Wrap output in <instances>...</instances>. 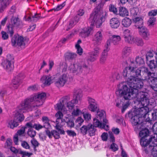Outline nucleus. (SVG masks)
<instances>
[{
    "label": "nucleus",
    "instance_id": "obj_1",
    "mask_svg": "<svg viewBox=\"0 0 157 157\" xmlns=\"http://www.w3.org/2000/svg\"><path fill=\"white\" fill-rule=\"evenodd\" d=\"M46 94L42 93L37 95H33L30 98H26L21 102L18 106V110L14 113L13 120L8 124V127L13 129L18 126V122H21L24 119L23 113L32 111L36 107L42 105L45 99Z\"/></svg>",
    "mask_w": 157,
    "mask_h": 157
},
{
    "label": "nucleus",
    "instance_id": "obj_2",
    "mask_svg": "<svg viewBox=\"0 0 157 157\" xmlns=\"http://www.w3.org/2000/svg\"><path fill=\"white\" fill-rule=\"evenodd\" d=\"M140 79L142 80H146V79H143L141 77H136L134 78L131 80L129 79L128 82L127 84L130 87V89H129L127 85L125 82H122L119 84L118 86V88L119 89H121L122 90H123L124 89V86L127 87V89L125 90V92L126 93H131V96H132V98H136L138 97L140 98V96L141 95V93L144 92L145 93V95L147 97V95L146 94V93L143 91H140L139 93V92L138 89L141 88L143 86L144 83L142 81L139 79Z\"/></svg>",
    "mask_w": 157,
    "mask_h": 157
},
{
    "label": "nucleus",
    "instance_id": "obj_3",
    "mask_svg": "<svg viewBox=\"0 0 157 157\" xmlns=\"http://www.w3.org/2000/svg\"><path fill=\"white\" fill-rule=\"evenodd\" d=\"M122 74L125 79L127 80V83L128 82L129 79L132 80L136 77L142 78V67L136 68L134 62L131 60L129 66L124 69Z\"/></svg>",
    "mask_w": 157,
    "mask_h": 157
},
{
    "label": "nucleus",
    "instance_id": "obj_4",
    "mask_svg": "<svg viewBox=\"0 0 157 157\" xmlns=\"http://www.w3.org/2000/svg\"><path fill=\"white\" fill-rule=\"evenodd\" d=\"M141 94L138 101L139 105H140L139 107L134 112L136 114L142 118V117H146L149 112V108L147 106L149 104V101L145 93L142 92Z\"/></svg>",
    "mask_w": 157,
    "mask_h": 157
},
{
    "label": "nucleus",
    "instance_id": "obj_5",
    "mask_svg": "<svg viewBox=\"0 0 157 157\" xmlns=\"http://www.w3.org/2000/svg\"><path fill=\"white\" fill-rule=\"evenodd\" d=\"M103 6L102 3H100L95 8L94 11L90 14L89 18L91 25H95L97 28H99L105 19V16L101 15L100 12Z\"/></svg>",
    "mask_w": 157,
    "mask_h": 157
},
{
    "label": "nucleus",
    "instance_id": "obj_6",
    "mask_svg": "<svg viewBox=\"0 0 157 157\" xmlns=\"http://www.w3.org/2000/svg\"><path fill=\"white\" fill-rule=\"evenodd\" d=\"M124 89L123 88V89ZM127 87L124 86V90H122L121 89H119L118 88V90L116 91V94L119 95L120 97H123L124 98V104H122L123 105L122 108L121 109V112L122 113H124L126 109L128 107L129 105V100L132 98L131 96V93H126L124 91L126 90Z\"/></svg>",
    "mask_w": 157,
    "mask_h": 157
},
{
    "label": "nucleus",
    "instance_id": "obj_7",
    "mask_svg": "<svg viewBox=\"0 0 157 157\" xmlns=\"http://www.w3.org/2000/svg\"><path fill=\"white\" fill-rule=\"evenodd\" d=\"M82 91L80 89H75L73 94V99L67 102V107L70 109H72L75 106V104L78 103L82 97Z\"/></svg>",
    "mask_w": 157,
    "mask_h": 157
},
{
    "label": "nucleus",
    "instance_id": "obj_8",
    "mask_svg": "<svg viewBox=\"0 0 157 157\" xmlns=\"http://www.w3.org/2000/svg\"><path fill=\"white\" fill-rule=\"evenodd\" d=\"M69 69L72 71V73L77 75H79L83 71L88 70V66L85 63L80 64L78 63L71 64L69 67Z\"/></svg>",
    "mask_w": 157,
    "mask_h": 157
},
{
    "label": "nucleus",
    "instance_id": "obj_9",
    "mask_svg": "<svg viewBox=\"0 0 157 157\" xmlns=\"http://www.w3.org/2000/svg\"><path fill=\"white\" fill-rule=\"evenodd\" d=\"M14 58L10 55H8L6 59L3 60L1 65L4 69L8 72L12 71L14 68Z\"/></svg>",
    "mask_w": 157,
    "mask_h": 157
},
{
    "label": "nucleus",
    "instance_id": "obj_10",
    "mask_svg": "<svg viewBox=\"0 0 157 157\" xmlns=\"http://www.w3.org/2000/svg\"><path fill=\"white\" fill-rule=\"evenodd\" d=\"M21 22L18 17L12 16L11 19V24L7 27V33H9L10 36H12L14 33V28H18Z\"/></svg>",
    "mask_w": 157,
    "mask_h": 157
},
{
    "label": "nucleus",
    "instance_id": "obj_11",
    "mask_svg": "<svg viewBox=\"0 0 157 157\" xmlns=\"http://www.w3.org/2000/svg\"><path fill=\"white\" fill-rule=\"evenodd\" d=\"M25 41L23 36L14 35L12 38L11 42L13 46L24 48L25 44Z\"/></svg>",
    "mask_w": 157,
    "mask_h": 157
},
{
    "label": "nucleus",
    "instance_id": "obj_12",
    "mask_svg": "<svg viewBox=\"0 0 157 157\" xmlns=\"http://www.w3.org/2000/svg\"><path fill=\"white\" fill-rule=\"evenodd\" d=\"M127 115L130 119V121L133 126H138L140 124L142 125V118L136 114L134 112L129 111Z\"/></svg>",
    "mask_w": 157,
    "mask_h": 157
},
{
    "label": "nucleus",
    "instance_id": "obj_13",
    "mask_svg": "<svg viewBox=\"0 0 157 157\" xmlns=\"http://www.w3.org/2000/svg\"><path fill=\"white\" fill-rule=\"evenodd\" d=\"M151 144L150 146L153 147L151 149L152 154L154 157L157 156V134H155L154 136L151 137Z\"/></svg>",
    "mask_w": 157,
    "mask_h": 157
},
{
    "label": "nucleus",
    "instance_id": "obj_14",
    "mask_svg": "<svg viewBox=\"0 0 157 157\" xmlns=\"http://www.w3.org/2000/svg\"><path fill=\"white\" fill-rule=\"evenodd\" d=\"M67 75L64 74L56 80L55 84L58 87H63L67 82Z\"/></svg>",
    "mask_w": 157,
    "mask_h": 157
},
{
    "label": "nucleus",
    "instance_id": "obj_15",
    "mask_svg": "<svg viewBox=\"0 0 157 157\" xmlns=\"http://www.w3.org/2000/svg\"><path fill=\"white\" fill-rule=\"evenodd\" d=\"M24 75L20 73L14 77L12 80V85L14 89H17L21 82V80L23 78Z\"/></svg>",
    "mask_w": 157,
    "mask_h": 157
},
{
    "label": "nucleus",
    "instance_id": "obj_16",
    "mask_svg": "<svg viewBox=\"0 0 157 157\" xmlns=\"http://www.w3.org/2000/svg\"><path fill=\"white\" fill-rule=\"evenodd\" d=\"M87 98L89 103L88 108L89 110L92 112L99 110V107L96 101L90 97H88Z\"/></svg>",
    "mask_w": 157,
    "mask_h": 157
},
{
    "label": "nucleus",
    "instance_id": "obj_17",
    "mask_svg": "<svg viewBox=\"0 0 157 157\" xmlns=\"http://www.w3.org/2000/svg\"><path fill=\"white\" fill-rule=\"evenodd\" d=\"M132 33L129 29L125 30L123 32V36L125 41L129 44H134L135 37L132 35Z\"/></svg>",
    "mask_w": 157,
    "mask_h": 157
},
{
    "label": "nucleus",
    "instance_id": "obj_18",
    "mask_svg": "<svg viewBox=\"0 0 157 157\" xmlns=\"http://www.w3.org/2000/svg\"><path fill=\"white\" fill-rule=\"evenodd\" d=\"M94 125L96 128L98 127L104 129L106 131L109 130V126L106 124H107L104 123L103 122L102 124L100 120L98 118H94L93 119Z\"/></svg>",
    "mask_w": 157,
    "mask_h": 157
},
{
    "label": "nucleus",
    "instance_id": "obj_19",
    "mask_svg": "<svg viewBox=\"0 0 157 157\" xmlns=\"http://www.w3.org/2000/svg\"><path fill=\"white\" fill-rule=\"evenodd\" d=\"M100 49V48L98 47L94 48V50L89 53L88 60L91 62L96 60L98 56Z\"/></svg>",
    "mask_w": 157,
    "mask_h": 157
},
{
    "label": "nucleus",
    "instance_id": "obj_20",
    "mask_svg": "<svg viewBox=\"0 0 157 157\" xmlns=\"http://www.w3.org/2000/svg\"><path fill=\"white\" fill-rule=\"evenodd\" d=\"M52 77L50 75L42 76L40 79V81L43 83L42 86H49L52 83Z\"/></svg>",
    "mask_w": 157,
    "mask_h": 157
},
{
    "label": "nucleus",
    "instance_id": "obj_21",
    "mask_svg": "<svg viewBox=\"0 0 157 157\" xmlns=\"http://www.w3.org/2000/svg\"><path fill=\"white\" fill-rule=\"evenodd\" d=\"M103 39V36L101 31H98L94 35L92 41L95 45H99Z\"/></svg>",
    "mask_w": 157,
    "mask_h": 157
},
{
    "label": "nucleus",
    "instance_id": "obj_22",
    "mask_svg": "<svg viewBox=\"0 0 157 157\" xmlns=\"http://www.w3.org/2000/svg\"><path fill=\"white\" fill-rule=\"evenodd\" d=\"M92 30V29L91 27L84 28L80 33V35L82 37L85 38L90 35Z\"/></svg>",
    "mask_w": 157,
    "mask_h": 157
},
{
    "label": "nucleus",
    "instance_id": "obj_23",
    "mask_svg": "<svg viewBox=\"0 0 157 157\" xmlns=\"http://www.w3.org/2000/svg\"><path fill=\"white\" fill-rule=\"evenodd\" d=\"M139 33L140 34L142 35L144 39L146 40L148 39V36H149V33L148 29L146 28L143 27L139 29Z\"/></svg>",
    "mask_w": 157,
    "mask_h": 157
},
{
    "label": "nucleus",
    "instance_id": "obj_24",
    "mask_svg": "<svg viewBox=\"0 0 157 157\" xmlns=\"http://www.w3.org/2000/svg\"><path fill=\"white\" fill-rule=\"evenodd\" d=\"M147 138H142L140 140V144L143 147H146L148 144H150L149 145V148L150 149H151V147H151L150 146L151 144H152L151 143V137L148 138V139Z\"/></svg>",
    "mask_w": 157,
    "mask_h": 157
},
{
    "label": "nucleus",
    "instance_id": "obj_25",
    "mask_svg": "<svg viewBox=\"0 0 157 157\" xmlns=\"http://www.w3.org/2000/svg\"><path fill=\"white\" fill-rule=\"evenodd\" d=\"M146 60L149 61L153 58L154 57L155 59L156 62L157 61V53L153 51H150L147 52L146 54Z\"/></svg>",
    "mask_w": 157,
    "mask_h": 157
},
{
    "label": "nucleus",
    "instance_id": "obj_26",
    "mask_svg": "<svg viewBox=\"0 0 157 157\" xmlns=\"http://www.w3.org/2000/svg\"><path fill=\"white\" fill-rule=\"evenodd\" d=\"M63 114L62 112L59 111L55 114V116L57 118L56 121V124L64 123L65 122L64 119H63Z\"/></svg>",
    "mask_w": 157,
    "mask_h": 157
},
{
    "label": "nucleus",
    "instance_id": "obj_27",
    "mask_svg": "<svg viewBox=\"0 0 157 157\" xmlns=\"http://www.w3.org/2000/svg\"><path fill=\"white\" fill-rule=\"evenodd\" d=\"M97 112V118L99 119L101 121L102 120H103V122L104 123L108 124V121L104 117V115L105 114V112L102 110L101 111L99 110L96 111Z\"/></svg>",
    "mask_w": 157,
    "mask_h": 157
},
{
    "label": "nucleus",
    "instance_id": "obj_28",
    "mask_svg": "<svg viewBox=\"0 0 157 157\" xmlns=\"http://www.w3.org/2000/svg\"><path fill=\"white\" fill-rule=\"evenodd\" d=\"M42 17L40 15L37 13H35L34 15H31L28 17L27 21H32L34 22H36L39 19L42 18Z\"/></svg>",
    "mask_w": 157,
    "mask_h": 157
},
{
    "label": "nucleus",
    "instance_id": "obj_29",
    "mask_svg": "<svg viewBox=\"0 0 157 157\" xmlns=\"http://www.w3.org/2000/svg\"><path fill=\"white\" fill-rule=\"evenodd\" d=\"M110 26L114 29L117 28L120 25V23L118 19L117 18H113L110 21Z\"/></svg>",
    "mask_w": 157,
    "mask_h": 157
},
{
    "label": "nucleus",
    "instance_id": "obj_30",
    "mask_svg": "<svg viewBox=\"0 0 157 157\" xmlns=\"http://www.w3.org/2000/svg\"><path fill=\"white\" fill-rule=\"evenodd\" d=\"M97 131L96 127L92 124L88 125V132L89 136H90L95 135Z\"/></svg>",
    "mask_w": 157,
    "mask_h": 157
},
{
    "label": "nucleus",
    "instance_id": "obj_31",
    "mask_svg": "<svg viewBox=\"0 0 157 157\" xmlns=\"http://www.w3.org/2000/svg\"><path fill=\"white\" fill-rule=\"evenodd\" d=\"M149 83L150 86L155 91L157 92V79L153 80L146 79Z\"/></svg>",
    "mask_w": 157,
    "mask_h": 157
},
{
    "label": "nucleus",
    "instance_id": "obj_32",
    "mask_svg": "<svg viewBox=\"0 0 157 157\" xmlns=\"http://www.w3.org/2000/svg\"><path fill=\"white\" fill-rule=\"evenodd\" d=\"M147 63V66L150 68V69L152 70L157 66V61L156 62L155 59H152L149 61H146Z\"/></svg>",
    "mask_w": 157,
    "mask_h": 157
},
{
    "label": "nucleus",
    "instance_id": "obj_33",
    "mask_svg": "<svg viewBox=\"0 0 157 157\" xmlns=\"http://www.w3.org/2000/svg\"><path fill=\"white\" fill-rule=\"evenodd\" d=\"M0 3H1V7H0V13H2L9 5L10 2L8 0H0Z\"/></svg>",
    "mask_w": 157,
    "mask_h": 157
},
{
    "label": "nucleus",
    "instance_id": "obj_34",
    "mask_svg": "<svg viewBox=\"0 0 157 157\" xmlns=\"http://www.w3.org/2000/svg\"><path fill=\"white\" fill-rule=\"evenodd\" d=\"M25 128L28 129L27 134L28 135L31 137H34L36 135V132L33 129V127H31L26 125V124L25 126Z\"/></svg>",
    "mask_w": 157,
    "mask_h": 157
},
{
    "label": "nucleus",
    "instance_id": "obj_35",
    "mask_svg": "<svg viewBox=\"0 0 157 157\" xmlns=\"http://www.w3.org/2000/svg\"><path fill=\"white\" fill-rule=\"evenodd\" d=\"M149 131L147 128L142 129L139 133V136L142 138H147L149 136Z\"/></svg>",
    "mask_w": 157,
    "mask_h": 157
},
{
    "label": "nucleus",
    "instance_id": "obj_36",
    "mask_svg": "<svg viewBox=\"0 0 157 157\" xmlns=\"http://www.w3.org/2000/svg\"><path fill=\"white\" fill-rule=\"evenodd\" d=\"M131 20L128 17H126L123 19L122 21V24L124 27H128L131 24Z\"/></svg>",
    "mask_w": 157,
    "mask_h": 157
},
{
    "label": "nucleus",
    "instance_id": "obj_37",
    "mask_svg": "<svg viewBox=\"0 0 157 157\" xmlns=\"http://www.w3.org/2000/svg\"><path fill=\"white\" fill-rule=\"evenodd\" d=\"M119 14L121 16L125 17L128 15V12L126 8L120 7L119 8Z\"/></svg>",
    "mask_w": 157,
    "mask_h": 157
},
{
    "label": "nucleus",
    "instance_id": "obj_38",
    "mask_svg": "<svg viewBox=\"0 0 157 157\" xmlns=\"http://www.w3.org/2000/svg\"><path fill=\"white\" fill-rule=\"evenodd\" d=\"M26 125L31 127H33L37 130H39L44 127L43 126L40 124H33V122H31L27 123H26Z\"/></svg>",
    "mask_w": 157,
    "mask_h": 157
},
{
    "label": "nucleus",
    "instance_id": "obj_39",
    "mask_svg": "<svg viewBox=\"0 0 157 157\" xmlns=\"http://www.w3.org/2000/svg\"><path fill=\"white\" fill-rule=\"evenodd\" d=\"M103 50L102 52L100 58V62L101 63H104L105 61L108 56V53Z\"/></svg>",
    "mask_w": 157,
    "mask_h": 157
},
{
    "label": "nucleus",
    "instance_id": "obj_40",
    "mask_svg": "<svg viewBox=\"0 0 157 157\" xmlns=\"http://www.w3.org/2000/svg\"><path fill=\"white\" fill-rule=\"evenodd\" d=\"M121 37L119 36L113 35L110 40L114 45L117 44L121 40Z\"/></svg>",
    "mask_w": 157,
    "mask_h": 157
},
{
    "label": "nucleus",
    "instance_id": "obj_41",
    "mask_svg": "<svg viewBox=\"0 0 157 157\" xmlns=\"http://www.w3.org/2000/svg\"><path fill=\"white\" fill-rule=\"evenodd\" d=\"M131 52V48L130 47H125L123 49L122 54L125 56H128Z\"/></svg>",
    "mask_w": 157,
    "mask_h": 157
},
{
    "label": "nucleus",
    "instance_id": "obj_42",
    "mask_svg": "<svg viewBox=\"0 0 157 157\" xmlns=\"http://www.w3.org/2000/svg\"><path fill=\"white\" fill-rule=\"evenodd\" d=\"M120 78V75L117 72L112 73L109 77L110 80L114 82L116 79H118Z\"/></svg>",
    "mask_w": 157,
    "mask_h": 157
},
{
    "label": "nucleus",
    "instance_id": "obj_43",
    "mask_svg": "<svg viewBox=\"0 0 157 157\" xmlns=\"http://www.w3.org/2000/svg\"><path fill=\"white\" fill-rule=\"evenodd\" d=\"M30 142L33 147L34 151H36V148L39 146L40 144L34 138H33L31 140Z\"/></svg>",
    "mask_w": 157,
    "mask_h": 157
},
{
    "label": "nucleus",
    "instance_id": "obj_44",
    "mask_svg": "<svg viewBox=\"0 0 157 157\" xmlns=\"http://www.w3.org/2000/svg\"><path fill=\"white\" fill-rule=\"evenodd\" d=\"M136 64L135 65L136 66V68L138 65H143L144 64V59L141 57L138 56L136 58Z\"/></svg>",
    "mask_w": 157,
    "mask_h": 157
},
{
    "label": "nucleus",
    "instance_id": "obj_45",
    "mask_svg": "<svg viewBox=\"0 0 157 157\" xmlns=\"http://www.w3.org/2000/svg\"><path fill=\"white\" fill-rule=\"evenodd\" d=\"M134 43L138 46H142L144 44V42L142 39L136 37L134 38Z\"/></svg>",
    "mask_w": 157,
    "mask_h": 157
},
{
    "label": "nucleus",
    "instance_id": "obj_46",
    "mask_svg": "<svg viewBox=\"0 0 157 157\" xmlns=\"http://www.w3.org/2000/svg\"><path fill=\"white\" fill-rule=\"evenodd\" d=\"M63 124V123H59V124H56V128L58 130V131L60 132V134L64 135L65 134V131L63 129L61 128Z\"/></svg>",
    "mask_w": 157,
    "mask_h": 157
},
{
    "label": "nucleus",
    "instance_id": "obj_47",
    "mask_svg": "<svg viewBox=\"0 0 157 157\" xmlns=\"http://www.w3.org/2000/svg\"><path fill=\"white\" fill-rule=\"evenodd\" d=\"M77 56L76 54L71 53H67L65 56L67 60H72L75 58Z\"/></svg>",
    "mask_w": 157,
    "mask_h": 157
},
{
    "label": "nucleus",
    "instance_id": "obj_48",
    "mask_svg": "<svg viewBox=\"0 0 157 157\" xmlns=\"http://www.w3.org/2000/svg\"><path fill=\"white\" fill-rule=\"evenodd\" d=\"M109 11L113 12V13L115 14H118V11L117 8L114 5L112 4H110L109 6Z\"/></svg>",
    "mask_w": 157,
    "mask_h": 157
},
{
    "label": "nucleus",
    "instance_id": "obj_49",
    "mask_svg": "<svg viewBox=\"0 0 157 157\" xmlns=\"http://www.w3.org/2000/svg\"><path fill=\"white\" fill-rule=\"evenodd\" d=\"M81 133L83 135L86 134L88 132V125L87 126L83 125L80 129Z\"/></svg>",
    "mask_w": 157,
    "mask_h": 157
},
{
    "label": "nucleus",
    "instance_id": "obj_50",
    "mask_svg": "<svg viewBox=\"0 0 157 157\" xmlns=\"http://www.w3.org/2000/svg\"><path fill=\"white\" fill-rule=\"evenodd\" d=\"M21 145L24 148L26 149H30V147L29 144L26 141L24 140L21 141Z\"/></svg>",
    "mask_w": 157,
    "mask_h": 157
},
{
    "label": "nucleus",
    "instance_id": "obj_51",
    "mask_svg": "<svg viewBox=\"0 0 157 157\" xmlns=\"http://www.w3.org/2000/svg\"><path fill=\"white\" fill-rule=\"evenodd\" d=\"M65 2H64L62 4L57 6L56 8H54L48 11V12L52 11L53 10L55 11H59L62 9L65 5Z\"/></svg>",
    "mask_w": 157,
    "mask_h": 157
},
{
    "label": "nucleus",
    "instance_id": "obj_52",
    "mask_svg": "<svg viewBox=\"0 0 157 157\" xmlns=\"http://www.w3.org/2000/svg\"><path fill=\"white\" fill-rule=\"evenodd\" d=\"M21 154L22 155L21 157H30L33 154L26 151H21Z\"/></svg>",
    "mask_w": 157,
    "mask_h": 157
},
{
    "label": "nucleus",
    "instance_id": "obj_53",
    "mask_svg": "<svg viewBox=\"0 0 157 157\" xmlns=\"http://www.w3.org/2000/svg\"><path fill=\"white\" fill-rule=\"evenodd\" d=\"M75 48L77 49V53L79 55H81L82 53V49L79 45L76 44Z\"/></svg>",
    "mask_w": 157,
    "mask_h": 157
},
{
    "label": "nucleus",
    "instance_id": "obj_54",
    "mask_svg": "<svg viewBox=\"0 0 157 157\" xmlns=\"http://www.w3.org/2000/svg\"><path fill=\"white\" fill-rule=\"evenodd\" d=\"M12 140L11 139L8 138L6 140L5 145V147L6 146L8 148L12 146Z\"/></svg>",
    "mask_w": 157,
    "mask_h": 157
},
{
    "label": "nucleus",
    "instance_id": "obj_55",
    "mask_svg": "<svg viewBox=\"0 0 157 157\" xmlns=\"http://www.w3.org/2000/svg\"><path fill=\"white\" fill-rule=\"evenodd\" d=\"M110 148L113 151H115L118 149V146L117 144L113 143L110 146Z\"/></svg>",
    "mask_w": 157,
    "mask_h": 157
},
{
    "label": "nucleus",
    "instance_id": "obj_56",
    "mask_svg": "<svg viewBox=\"0 0 157 157\" xmlns=\"http://www.w3.org/2000/svg\"><path fill=\"white\" fill-rule=\"evenodd\" d=\"M46 135H47L49 138L51 139L53 136V130L50 131L49 130L47 129L45 131Z\"/></svg>",
    "mask_w": 157,
    "mask_h": 157
},
{
    "label": "nucleus",
    "instance_id": "obj_57",
    "mask_svg": "<svg viewBox=\"0 0 157 157\" xmlns=\"http://www.w3.org/2000/svg\"><path fill=\"white\" fill-rule=\"evenodd\" d=\"M149 16H154L157 14V9L152 10L149 12L148 13Z\"/></svg>",
    "mask_w": 157,
    "mask_h": 157
},
{
    "label": "nucleus",
    "instance_id": "obj_58",
    "mask_svg": "<svg viewBox=\"0 0 157 157\" xmlns=\"http://www.w3.org/2000/svg\"><path fill=\"white\" fill-rule=\"evenodd\" d=\"M81 113V111L79 109L76 108V109H74L73 110V111L72 112V114L74 116H77Z\"/></svg>",
    "mask_w": 157,
    "mask_h": 157
},
{
    "label": "nucleus",
    "instance_id": "obj_59",
    "mask_svg": "<svg viewBox=\"0 0 157 157\" xmlns=\"http://www.w3.org/2000/svg\"><path fill=\"white\" fill-rule=\"evenodd\" d=\"M53 136L56 139H58L60 137L59 132L54 130H53Z\"/></svg>",
    "mask_w": 157,
    "mask_h": 157
},
{
    "label": "nucleus",
    "instance_id": "obj_60",
    "mask_svg": "<svg viewBox=\"0 0 157 157\" xmlns=\"http://www.w3.org/2000/svg\"><path fill=\"white\" fill-rule=\"evenodd\" d=\"M141 23L140 22V21L139 22H137L135 24V25L137 28L139 29L142 27L143 25V20H142Z\"/></svg>",
    "mask_w": 157,
    "mask_h": 157
},
{
    "label": "nucleus",
    "instance_id": "obj_61",
    "mask_svg": "<svg viewBox=\"0 0 157 157\" xmlns=\"http://www.w3.org/2000/svg\"><path fill=\"white\" fill-rule=\"evenodd\" d=\"M83 116L85 120L89 121L91 119V115L90 114L88 113H83Z\"/></svg>",
    "mask_w": 157,
    "mask_h": 157
},
{
    "label": "nucleus",
    "instance_id": "obj_62",
    "mask_svg": "<svg viewBox=\"0 0 157 157\" xmlns=\"http://www.w3.org/2000/svg\"><path fill=\"white\" fill-rule=\"evenodd\" d=\"M66 132L68 135L74 137L76 135V133L74 131L71 130H67L66 131Z\"/></svg>",
    "mask_w": 157,
    "mask_h": 157
},
{
    "label": "nucleus",
    "instance_id": "obj_63",
    "mask_svg": "<svg viewBox=\"0 0 157 157\" xmlns=\"http://www.w3.org/2000/svg\"><path fill=\"white\" fill-rule=\"evenodd\" d=\"M64 106L63 104L61 102L56 104V109L58 110H62Z\"/></svg>",
    "mask_w": 157,
    "mask_h": 157
},
{
    "label": "nucleus",
    "instance_id": "obj_64",
    "mask_svg": "<svg viewBox=\"0 0 157 157\" xmlns=\"http://www.w3.org/2000/svg\"><path fill=\"white\" fill-rule=\"evenodd\" d=\"M75 24V22L73 20H71L70 21L69 23V25L68 26V29H66L67 31H68L69 29L73 27L74 25Z\"/></svg>",
    "mask_w": 157,
    "mask_h": 157
}]
</instances>
